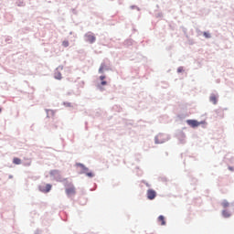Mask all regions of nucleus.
<instances>
[{
  "mask_svg": "<svg viewBox=\"0 0 234 234\" xmlns=\"http://www.w3.org/2000/svg\"><path fill=\"white\" fill-rule=\"evenodd\" d=\"M85 40L88 43H94L96 41V37L94 36L93 33L88 32L85 34Z\"/></svg>",
  "mask_w": 234,
  "mask_h": 234,
  "instance_id": "f257e3e1",
  "label": "nucleus"
},
{
  "mask_svg": "<svg viewBox=\"0 0 234 234\" xmlns=\"http://www.w3.org/2000/svg\"><path fill=\"white\" fill-rule=\"evenodd\" d=\"M146 195L148 200H154V198H156V191L153 189H148Z\"/></svg>",
  "mask_w": 234,
  "mask_h": 234,
  "instance_id": "f03ea898",
  "label": "nucleus"
},
{
  "mask_svg": "<svg viewBox=\"0 0 234 234\" xmlns=\"http://www.w3.org/2000/svg\"><path fill=\"white\" fill-rule=\"evenodd\" d=\"M39 189L42 193H49L50 189H52V185L46 184L45 186H40Z\"/></svg>",
  "mask_w": 234,
  "mask_h": 234,
  "instance_id": "7ed1b4c3",
  "label": "nucleus"
},
{
  "mask_svg": "<svg viewBox=\"0 0 234 234\" xmlns=\"http://www.w3.org/2000/svg\"><path fill=\"white\" fill-rule=\"evenodd\" d=\"M66 195H68V197H72V196L76 195V187L69 186V187L66 188Z\"/></svg>",
  "mask_w": 234,
  "mask_h": 234,
  "instance_id": "20e7f679",
  "label": "nucleus"
},
{
  "mask_svg": "<svg viewBox=\"0 0 234 234\" xmlns=\"http://www.w3.org/2000/svg\"><path fill=\"white\" fill-rule=\"evenodd\" d=\"M186 123L187 125H190V127H198V125H200V122L195 120H187Z\"/></svg>",
  "mask_w": 234,
  "mask_h": 234,
  "instance_id": "39448f33",
  "label": "nucleus"
},
{
  "mask_svg": "<svg viewBox=\"0 0 234 234\" xmlns=\"http://www.w3.org/2000/svg\"><path fill=\"white\" fill-rule=\"evenodd\" d=\"M80 165V167H82V169H83L84 173H86L87 176H89L90 178H92V176H94L93 173H91V172L87 173V171H89V168L85 167V165Z\"/></svg>",
  "mask_w": 234,
  "mask_h": 234,
  "instance_id": "423d86ee",
  "label": "nucleus"
},
{
  "mask_svg": "<svg viewBox=\"0 0 234 234\" xmlns=\"http://www.w3.org/2000/svg\"><path fill=\"white\" fill-rule=\"evenodd\" d=\"M157 221L161 226H165V218L164 216H159Z\"/></svg>",
  "mask_w": 234,
  "mask_h": 234,
  "instance_id": "0eeeda50",
  "label": "nucleus"
},
{
  "mask_svg": "<svg viewBox=\"0 0 234 234\" xmlns=\"http://www.w3.org/2000/svg\"><path fill=\"white\" fill-rule=\"evenodd\" d=\"M210 101H211L214 105H217V101H218L217 95L212 94V95L210 96Z\"/></svg>",
  "mask_w": 234,
  "mask_h": 234,
  "instance_id": "6e6552de",
  "label": "nucleus"
},
{
  "mask_svg": "<svg viewBox=\"0 0 234 234\" xmlns=\"http://www.w3.org/2000/svg\"><path fill=\"white\" fill-rule=\"evenodd\" d=\"M222 215H223L224 218H229V217H231V213H229V211H228V210H223Z\"/></svg>",
  "mask_w": 234,
  "mask_h": 234,
  "instance_id": "1a4fd4ad",
  "label": "nucleus"
},
{
  "mask_svg": "<svg viewBox=\"0 0 234 234\" xmlns=\"http://www.w3.org/2000/svg\"><path fill=\"white\" fill-rule=\"evenodd\" d=\"M13 164H15L16 165H20L21 164V159H19L18 157H15L13 159Z\"/></svg>",
  "mask_w": 234,
  "mask_h": 234,
  "instance_id": "9d476101",
  "label": "nucleus"
},
{
  "mask_svg": "<svg viewBox=\"0 0 234 234\" xmlns=\"http://www.w3.org/2000/svg\"><path fill=\"white\" fill-rule=\"evenodd\" d=\"M222 207H229V202L228 200H223L221 203Z\"/></svg>",
  "mask_w": 234,
  "mask_h": 234,
  "instance_id": "9b49d317",
  "label": "nucleus"
},
{
  "mask_svg": "<svg viewBox=\"0 0 234 234\" xmlns=\"http://www.w3.org/2000/svg\"><path fill=\"white\" fill-rule=\"evenodd\" d=\"M203 36H205L207 39H209V37H211V34H209L207 32H204Z\"/></svg>",
  "mask_w": 234,
  "mask_h": 234,
  "instance_id": "f8f14e48",
  "label": "nucleus"
},
{
  "mask_svg": "<svg viewBox=\"0 0 234 234\" xmlns=\"http://www.w3.org/2000/svg\"><path fill=\"white\" fill-rule=\"evenodd\" d=\"M62 45H63V47H69V41L64 40V41L62 42Z\"/></svg>",
  "mask_w": 234,
  "mask_h": 234,
  "instance_id": "ddd939ff",
  "label": "nucleus"
},
{
  "mask_svg": "<svg viewBox=\"0 0 234 234\" xmlns=\"http://www.w3.org/2000/svg\"><path fill=\"white\" fill-rule=\"evenodd\" d=\"M59 173L58 170H53L51 171L50 175H58Z\"/></svg>",
  "mask_w": 234,
  "mask_h": 234,
  "instance_id": "4468645a",
  "label": "nucleus"
},
{
  "mask_svg": "<svg viewBox=\"0 0 234 234\" xmlns=\"http://www.w3.org/2000/svg\"><path fill=\"white\" fill-rule=\"evenodd\" d=\"M99 72H100L101 74H102V72H103V66H101V67H100Z\"/></svg>",
  "mask_w": 234,
  "mask_h": 234,
  "instance_id": "2eb2a0df",
  "label": "nucleus"
},
{
  "mask_svg": "<svg viewBox=\"0 0 234 234\" xmlns=\"http://www.w3.org/2000/svg\"><path fill=\"white\" fill-rule=\"evenodd\" d=\"M158 138H160V136H157V137L155 138V144H162V142H158Z\"/></svg>",
  "mask_w": 234,
  "mask_h": 234,
  "instance_id": "dca6fc26",
  "label": "nucleus"
},
{
  "mask_svg": "<svg viewBox=\"0 0 234 234\" xmlns=\"http://www.w3.org/2000/svg\"><path fill=\"white\" fill-rule=\"evenodd\" d=\"M101 85H107V81H105V80H102L101 82Z\"/></svg>",
  "mask_w": 234,
  "mask_h": 234,
  "instance_id": "f3484780",
  "label": "nucleus"
},
{
  "mask_svg": "<svg viewBox=\"0 0 234 234\" xmlns=\"http://www.w3.org/2000/svg\"><path fill=\"white\" fill-rule=\"evenodd\" d=\"M100 80H101V81H103V80H105V76H101V77H100Z\"/></svg>",
  "mask_w": 234,
  "mask_h": 234,
  "instance_id": "a211bd4d",
  "label": "nucleus"
},
{
  "mask_svg": "<svg viewBox=\"0 0 234 234\" xmlns=\"http://www.w3.org/2000/svg\"><path fill=\"white\" fill-rule=\"evenodd\" d=\"M57 80H61V75H59V77L57 78Z\"/></svg>",
  "mask_w": 234,
  "mask_h": 234,
  "instance_id": "6ab92c4d",
  "label": "nucleus"
},
{
  "mask_svg": "<svg viewBox=\"0 0 234 234\" xmlns=\"http://www.w3.org/2000/svg\"><path fill=\"white\" fill-rule=\"evenodd\" d=\"M0 112H1V108H0Z\"/></svg>",
  "mask_w": 234,
  "mask_h": 234,
  "instance_id": "aec40b11",
  "label": "nucleus"
}]
</instances>
